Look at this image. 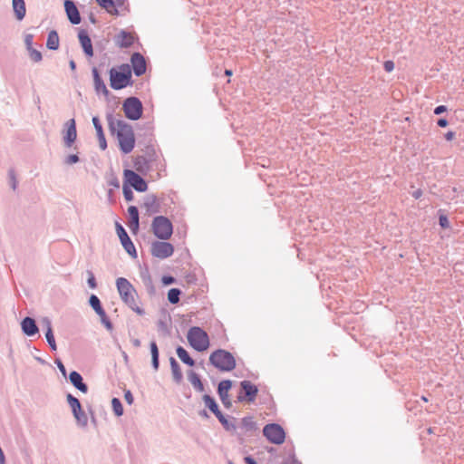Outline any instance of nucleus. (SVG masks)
<instances>
[{
    "label": "nucleus",
    "mask_w": 464,
    "mask_h": 464,
    "mask_svg": "<svg viewBox=\"0 0 464 464\" xmlns=\"http://www.w3.org/2000/svg\"><path fill=\"white\" fill-rule=\"evenodd\" d=\"M114 2L117 6L121 7L123 6L125 0H114Z\"/></svg>",
    "instance_id": "obj_64"
},
{
    "label": "nucleus",
    "mask_w": 464,
    "mask_h": 464,
    "mask_svg": "<svg viewBox=\"0 0 464 464\" xmlns=\"http://www.w3.org/2000/svg\"><path fill=\"white\" fill-rule=\"evenodd\" d=\"M108 126L112 134L116 133L121 150L128 154L135 146V136L132 127L121 119H115L112 114L107 115Z\"/></svg>",
    "instance_id": "obj_1"
},
{
    "label": "nucleus",
    "mask_w": 464,
    "mask_h": 464,
    "mask_svg": "<svg viewBox=\"0 0 464 464\" xmlns=\"http://www.w3.org/2000/svg\"><path fill=\"white\" fill-rule=\"evenodd\" d=\"M173 253V245L169 242H166L165 240L153 241L150 245L151 256L159 259H166L171 256Z\"/></svg>",
    "instance_id": "obj_9"
},
{
    "label": "nucleus",
    "mask_w": 464,
    "mask_h": 464,
    "mask_svg": "<svg viewBox=\"0 0 464 464\" xmlns=\"http://www.w3.org/2000/svg\"><path fill=\"white\" fill-rule=\"evenodd\" d=\"M96 3L102 8H104L111 14L118 15L119 11L115 8L114 0H95Z\"/></svg>",
    "instance_id": "obj_34"
},
{
    "label": "nucleus",
    "mask_w": 464,
    "mask_h": 464,
    "mask_svg": "<svg viewBox=\"0 0 464 464\" xmlns=\"http://www.w3.org/2000/svg\"><path fill=\"white\" fill-rule=\"evenodd\" d=\"M69 66H70V68H71V70H72V71H75V69H76V63H75V62H74L73 60H71V61L69 62Z\"/></svg>",
    "instance_id": "obj_63"
},
{
    "label": "nucleus",
    "mask_w": 464,
    "mask_h": 464,
    "mask_svg": "<svg viewBox=\"0 0 464 464\" xmlns=\"http://www.w3.org/2000/svg\"><path fill=\"white\" fill-rule=\"evenodd\" d=\"M111 406L116 416L120 417L123 414V407L118 398H113L111 400Z\"/></svg>",
    "instance_id": "obj_41"
},
{
    "label": "nucleus",
    "mask_w": 464,
    "mask_h": 464,
    "mask_svg": "<svg viewBox=\"0 0 464 464\" xmlns=\"http://www.w3.org/2000/svg\"><path fill=\"white\" fill-rule=\"evenodd\" d=\"M78 38L81 44V46L83 50V53L87 57H92L93 56V48L92 40L87 34V32L83 29L80 30L78 33Z\"/></svg>",
    "instance_id": "obj_18"
},
{
    "label": "nucleus",
    "mask_w": 464,
    "mask_h": 464,
    "mask_svg": "<svg viewBox=\"0 0 464 464\" xmlns=\"http://www.w3.org/2000/svg\"><path fill=\"white\" fill-rule=\"evenodd\" d=\"M64 10L72 24H79L82 21L80 12L72 0L64 1Z\"/></svg>",
    "instance_id": "obj_14"
},
{
    "label": "nucleus",
    "mask_w": 464,
    "mask_h": 464,
    "mask_svg": "<svg viewBox=\"0 0 464 464\" xmlns=\"http://www.w3.org/2000/svg\"><path fill=\"white\" fill-rule=\"evenodd\" d=\"M12 5L17 20H23L26 13L24 0H12Z\"/></svg>",
    "instance_id": "obj_27"
},
{
    "label": "nucleus",
    "mask_w": 464,
    "mask_h": 464,
    "mask_svg": "<svg viewBox=\"0 0 464 464\" xmlns=\"http://www.w3.org/2000/svg\"><path fill=\"white\" fill-rule=\"evenodd\" d=\"M125 116L130 121H137L142 116V103L137 97L127 98L122 104Z\"/></svg>",
    "instance_id": "obj_7"
},
{
    "label": "nucleus",
    "mask_w": 464,
    "mask_h": 464,
    "mask_svg": "<svg viewBox=\"0 0 464 464\" xmlns=\"http://www.w3.org/2000/svg\"><path fill=\"white\" fill-rule=\"evenodd\" d=\"M176 353L178 357L185 364L188 366H193L195 364V361L189 356L188 353L182 346H178L176 349Z\"/></svg>",
    "instance_id": "obj_33"
},
{
    "label": "nucleus",
    "mask_w": 464,
    "mask_h": 464,
    "mask_svg": "<svg viewBox=\"0 0 464 464\" xmlns=\"http://www.w3.org/2000/svg\"><path fill=\"white\" fill-rule=\"evenodd\" d=\"M131 343H132L133 346H135L137 348L140 346V341L137 338L132 339Z\"/></svg>",
    "instance_id": "obj_62"
},
{
    "label": "nucleus",
    "mask_w": 464,
    "mask_h": 464,
    "mask_svg": "<svg viewBox=\"0 0 464 464\" xmlns=\"http://www.w3.org/2000/svg\"><path fill=\"white\" fill-rule=\"evenodd\" d=\"M241 428L245 432H252L256 430V423L252 417H244L241 420Z\"/></svg>",
    "instance_id": "obj_36"
},
{
    "label": "nucleus",
    "mask_w": 464,
    "mask_h": 464,
    "mask_svg": "<svg viewBox=\"0 0 464 464\" xmlns=\"http://www.w3.org/2000/svg\"><path fill=\"white\" fill-rule=\"evenodd\" d=\"M181 291L179 288H171L168 292V300L170 304H176L179 302Z\"/></svg>",
    "instance_id": "obj_38"
},
{
    "label": "nucleus",
    "mask_w": 464,
    "mask_h": 464,
    "mask_svg": "<svg viewBox=\"0 0 464 464\" xmlns=\"http://www.w3.org/2000/svg\"><path fill=\"white\" fill-rule=\"evenodd\" d=\"M209 362L220 372H231L237 365L233 354L224 349H218L211 353Z\"/></svg>",
    "instance_id": "obj_3"
},
{
    "label": "nucleus",
    "mask_w": 464,
    "mask_h": 464,
    "mask_svg": "<svg viewBox=\"0 0 464 464\" xmlns=\"http://www.w3.org/2000/svg\"><path fill=\"white\" fill-rule=\"evenodd\" d=\"M124 177L126 179V182L129 183L136 191L144 192L147 190L148 185L146 181L135 171L125 169Z\"/></svg>",
    "instance_id": "obj_11"
},
{
    "label": "nucleus",
    "mask_w": 464,
    "mask_h": 464,
    "mask_svg": "<svg viewBox=\"0 0 464 464\" xmlns=\"http://www.w3.org/2000/svg\"><path fill=\"white\" fill-rule=\"evenodd\" d=\"M45 338H46V341H47L51 350L56 351L57 345H56V342H55V338H54L53 330H49V331L45 332Z\"/></svg>",
    "instance_id": "obj_42"
},
{
    "label": "nucleus",
    "mask_w": 464,
    "mask_h": 464,
    "mask_svg": "<svg viewBox=\"0 0 464 464\" xmlns=\"http://www.w3.org/2000/svg\"><path fill=\"white\" fill-rule=\"evenodd\" d=\"M440 226L443 228H448L450 227V221L445 215H440L439 218Z\"/></svg>",
    "instance_id": "obj_50"
},
{
    "label": "nucleus",
    "mask_w": 464,
    "mask_h": 464,
    "mask_svg": "<svg viewBox=\"0 0 464 464\" xmlns=\"http://www.w3.org/2000/svg\"><path fill=\"white\" fill-rule=\"evenodd\" d=\"M116 285L121 300L139 315L145 314V311L138 305L137 292L132 285L126 278L119 277Z\"/></svg>",
    "instance_id": "obj_2"
},
{
    "label": "nucleus",
    "mask_w": 464,
    "mask_h": 464,
    "mask_svg": "<svg viewBox=\"0 0 464 464\" xmlns=\"http://www.w3.org/2000/svg\"><path fill=\"white\" fill-rule=\"evenodd\" d=\"M55 363L57 364V367H58L59 371L61 372V373L63 374V376L66 377L67 372H66V369H65L63 363L62 362V361L59 359H56Z\"/></svg>",
    "instance_id": "obj_53"
},
{
    "label": "nucleus",
    "mask_w": 464,
    "mask_h": 464,
    "mask_svg": "<svg viewBox=\"0 0 464 464\" xmlns=\"http://www.w3.org/2000/svg\"><path fill=\"white\" fill-rule=\"evenodd\" d=\"M63 142L66 148H71L77 138L76 122L74 119L67 121L64 124Z\"/></svg>",
    "instance_id": "obj_12"
},
{
    "label": "nucleus",
    "mask_w": 464,
    "mask_h": 464,
    "mask_svg": "<svg viewBox=\"0 0 464 464\" xmlns=\"http://www.w3.org/2000/svg\"><path fill=\"white\" fill-rule=\"evenodd\" d=\"M422 196V191L421 189H417L415 191L412 192V197L416 199L420 198V197Z\"/></svg>",
    "instance_id": "obj_58"
},
{
    "label": "nucleus",
    "mask_w": 464,
    "mask_h": 464,
    "mask_svg": "<svg viewBox=\"0 0 464 464\" xmlns=\"http://www.w3.org/2000/svg\"><path fill=\"white\" fill-rule=\"evenodd\" d=\"M124 399L129 405H131L133 403L134 398L130 390L124 392Z\"/></svg>",
    "instance_id": "obj_52"
},
{
    "label": "nucleus",
    "mask_w": 464,
    "mask_h": 464,
    "mask_svg": "<svg viewBox=\"0 0 464 464\" xmlns=\"http://www.w3.org/2000/svg\"><path fill=\"white\" fill-rule=\"evenodd\" d=\"M33 40H34L33 34H28L24 36V44H25L27 51L34 48L33 47Z\"/></svg>",
    "instance_id": "obj_49"
},
{
    "label": "nucleus",
    "mask_w": 464,
    "mask_h": 464,
    "mask_svg": "<svg viewBox=\"0 0 464 464\" xmlns=\"http://www.w3.org/2000/svg\"><path fill=\"white\" fill-rule=\"evenodd\" d=\"M187 339L190 346L198 352H204L209 346L208 334L198 326H193L188 330Z\"/></svg>",
    "instance_id": "obj_5"
},
{
    "label": "nucleus",
    "mask_w": 464,
    "mask_h": 464,
    "mask_svg": "<svg viewBox=\"0 0 464 464\" xmlns=\"http://www.w3.org/2000/svg\"><path fill=\"white\" fill-rule=\"evenodd\" d=\"M246 464H257V462L250 456L245 457Z\"/></svg>",
    "instance_id": "obj_57"
},
{
    "label": "nucleus",
    "mask_w": 464,
    "mask_h": 464,
    "mask_svg": "<svg viewBox=\"0 0 464 464\" xmlns=\"http://www.w3.org/2000/svg\"><path fill=\"white\" fill-rule=\"evenodd\" d=\"M150 353H151V365L155 371L159 370L160 367V360H159V348L155 341L150 342Z\"/></svg>",
    "instance_id": "obj_31"
},
{
    "label": "nucleus",
    "mask_w": 464,
    "mask_h": 464,
    "mask_svg": "<svg viewBox=\"0 0 464 464\" xmlns=\"http://www.w3.org/2000/svg\"><path fill=\"white\" fill-rule=\"evenodd\" d=\"M21 329L23 334L28 337L34 336L39 333L35 320L30 316H26L21 321Z\"/></svg>",
    "instance_id": "obj_17"
},
{
    "label": "nucleus",
    "mask_w": 464,
    "mask_h": 464,
    "mask_svg": "<svg viewBox=\"0 0 464 464\" xmlns=\"http://www.w3.org/2000/svg\"><path fill=\"white\" fill-rule=\"evenodd\" d=\"M80 161V158L77 154H70L64 158L63 162L66 165H72Z\"/></svg>",
    "instance_id": "obj_46"
},
{
    "label": "nucleus",
    "mask_w": 464,
    "mask_h": 464,
    "mask_svg": "<svg viewBox=\"0 0 464 464\" xmlns=\"http://www.w3.org/2000/svg\"><path fill=\"white\" fill-rule=\"evenodd\" d=\"M169 364H170L173 380L176 383L179 384L183 380V374H182L180 366H179V362L176 361V359L173 357L169 358Z\"/></svg>",
    "instance_id": "obj_26"
},
{
    "label": "nucleus",
    "mask_w": 464,
    "mask_h": 464,
    "mask_svg": "<svg viewBox=\"0 0 464 464\" xmlns=\"http://www.w3.org/2000/svg\"><path fill=\"white\" fill-rule=\"evenodd\" d=\"M131 69L127 63L121 64L119 71L115 68L110 70L111 87L114 90H121L130 84Z\"/></svg>",
    "instance_id": "obj_4"
},
{
    "label": "nucleus",
    "mask_w": 464,
    "mask_h": 464,
    "mask_svg": "<svg viewBox=\"0 0 464 464\" xmlns=\"http://www.w3.org/2000/svg\"><path fill=\"white\" fill-rule=\"evenodd\" d=\"M232 382L230 380H223L218 383V394L220 398V401L227 409H229L232 405L228 395V391L230 390Z\"/></svg>",
    "instance_id": "obj_15"
},
{
    "label": "nucleus",
    "mask_w": 464,
    "mask_h": 464,
    "mask_svg": "<svg viewBox=\"0 0 464 464\" xmlns=\"http://www.w3.org/2000/svg\"><path fill=\"white\" fill-rule=\"evenodd\" d=\"M176 279L171 276H163L161 282L164 285H169L175 283Z\"/></svg>",
    "instance_id": "obj_51"
},
{
    "label": "nucleus",
    "mask_w": 464,
    "mask_h": 464,
    "mask_svg": "<svg viewBox=\"0 0 464 464\" xmlns=\"http://www.w3.org/2000/svg\"><path fill=\"white\" fill-rule=\"evenodd\" d=\"M437 124L441 128H445L448 126L449 122L445 118H440L438 120Z\"/></svg>",
    "instance_id": "obj_56"
},
{
    "label": "nucleus",
    "mask_w": 464,
    "mask_h": 464,
    "mask_svg": "<svg viewBox=\"0 0 464 464\" xmlns=\"http://www.w3.org/2000/svg\"><path fill=\"white\" fill-rule=\"evenodd\" d=\"M10 175H11V179H12V188L15 189L16 188V180H15L14 175V172L11 171Z\"/></svg>",
    "instance_id": "obj_61"
},
{
    "label": "nucleus",
    "mask_w": 464,
    "mask_h": 464,
    "mask_svg": "<svg viewBox=\"0 0 464 464\" xmlns=\"http://www.w3.org/2000/svg\"><path fill=\"white\" fill-rule=\"evenodd\" d=\"M89 304L92 306V308L95 311L97 314H101V313L103 314L104 309L102 308L101 301L97 295H92L90 296Z\"/></svg>",
    "instance_id": "obj_37"
},
{
    "label": "nucleus",
    "mask_w": 464,
    "mask_h": 464,
    "mask_svg": "<svg viewBox=\"0 0 464 464\" xmlns=\"http://www.w3.org/2000/svg\"><path fill=\"white\" fill-rule=\"evenodd\" d=\"M447 111V107L445 105H439L435 108L434 113L436 115H440Z\"/></svg>",
    "instance_id": "obj_55"
},
{
    "label": "nucleus",
    "mask_w": 464,
    "mask_h": 464,
    "mask_svg": "<svg viewBox=\"0 0 464 464\" xmlns=\"http://www.w3.org/2000/svg\"><path fill=\"white\" fill-rule=\"evenodd\" d=\"M202 400L205 403V406L218 418L220 414H222V412L220 411L219 410V407L217 403V401H215V399L208 395V394H204L203 397H202Z\"/></svg>",
    "instance_id": "obj_24"
},
{
    "label": "nucleus",
    "mask_w": 464,
    "mask_h": 464,
    "mask_svg": "<svg viewBox=\"0 0 464 464\" xmlns=\"http://www.w3.org/2000/svg\"><path fill=\"white\" fill-rule=\"evenodd\" d=\"M66 401L72 410V412L74 411H80V408H82L80 401L71 393L67 394Z\"/></svg>",
    "instance_id": "obj_39"
},
{
    "label": "nucleus",
    "mask_w": 464,
    "mask_h": 464,
    "mask_svg": "<svg viewBox=\"0 0 464 464\" xmlns=\"http://www.w3.org/2000/svg\"><path fill=\"white\" fill-rule=\"evenodd\" d=\"M72 415L75 418L78 426L82 428L87 427L88 417L82 408H80V411H72Z\"/></svg>",
    "instance_id": "obj_35"
},
{
    "label": "nucleus",
    "mask_w": 464,
    "mask_h": 464,
    "mask_svg": "<svg viewBox=\"0 0 464 464\" xmlns=\"http://www.w3.org/2000/svg\"><path fill=\"white\" fill-rule=\"evenodd\" d=\"M188 379L191 385L193 386L194 390L202 392L204 391V385L198 376V373H196L194 371H189L188 372Z\"/></svg>",
    "instance_id": "obj_28"
},
{
    "label": "nucleus",
    "mask_w": 464,
    "mask_h": 464,
    "mask_svg": "<svg viewBox=\"0 0 464 464\" xmlns=\"http://www.w3.org/2000/svg\"><path fill=\"white\" fill-rule=\"evenodd\" d=\"M46 47L53 51H55L59 48V35L55 30L49 32L46 41Z\"/></svg>",
    "instance_id": "obj_29"
},
{
    "label": "nucleus",
    "mask_w": 464,
    "mask_h": 464,
    "mask_svg": "<svg viewBox=\"0 0 464 464\" xmlns=\"http://www.w3.org/2000/svg\"><path fill=\"white\" fill-rule=\"evenodd\" d=\"M115 42L121 48H128L133 44L134 39L130 33L121 30L115 37Z\"/></svg>",
    "instance_id": "obj_22"
},
{
    "label": "nucleus",
    "mask_w": 464,
    "mask_h": 464,
    "mask_svg": "<svg viewBox=\"0 0 464 464\" xmlns=\"http://www.w3.org/2000/svg\"><path fill=\"white\" fill-rule=\"evenodd\" d=\"M383 68L386 72H390L394 69V63L392 61H386L383 63Z\"/></svg>",
    "instance_id": "obj_54"
},
{
    "label": "nucleus",
    "mask_w": 464,
    "mask_h": 464,
    "mask_svg": "<svg viewBox=\"0 0 464 464\" xmlns=\"http://www.w3.org/2000/svg\"><path fill=\"white\" fill-rule=\"evenodd\" d=\"M455 137V133L453 131H448L446 134H445V139L447 140H452Z\"/></svg>",
    "instance_id": "obj_59"
},
{
    "label": "nucleus",
    "mask_w": 464,
    "mask_h": 464,
    "mask_svg": "<svg viewBox=\"0 0 464 464\" xmlns=\"http://www.w3.org/2000/svg\"><path fill=\"white\" fill-rule=\"evenodd\" d=\"M41 325L44 329H45V332L46 331H49V330H53V327H52V321L50 318L48 317H44L42 320H41Z\"/></svg>",
    "instance_id": "obj_48"
},
{
    "label": "nucleus",
    "mask_w": 464,
    "mask_h": 464,
    "mask_svg": "<svg viewBox=\"0 0 464 464\" xmlns=\"http://www.w3.org/2000/svg\"><path fill=\"white\" fill-rule=\"evenodd\" d=\"M116 232L121 240V243L124 248V250L132 257L137 256L136 248L131 239L130 238L128 233L124 229V227L119 223L116 222Z\"/></svg>",
    "instance_id": "obj_10"
},
{
    "label": "nucleus",
    "mask_w": 464,
    "mask_h": 464,
    "mask_svg": "<svg viewBox=\"0 0 464 464\" xmlns=\"http://www.w3.org/2000/svg\"><path fill=\"white\" fill-rule=\"evenodd\" d=\"M92 76H93V82H94V89L97 93H102L105 96L109 95V91L103 82V80L101 78L100 73L96 67H93L92 70Z\"/></svg>",
    "instance_id": "obj_20"
},
{
    "label": "nucleus",
    "mask_w": 464,
    "mask_h": 464,
    "mask_svg": "<svg viewBox=\"0 0 464 464\" xmlns=\"http://www.w3.org/2000/svg\"><path fill=\"white\" fill-rule=\"evenodd\" d=\"M128 213L130 218V227L132 230H137L139 228V209L136 206H130L128 208Z\"/></svg>",
    "instance_id": "obj_32"
},
{
    "label": "nucleus",
    "mask_w": 464,
    "mask_h": 464,
    "mask_svg": "<svg viewBox=\"0 0 464 464\" xmlns=\"http://www.w3.org/2000/svg\"><path fill=\"white\" fill-rule=\"evenodd\" d=\"M122 191H123L124 198L127 201H131L133 199V192H132L131 188H130V186H128L126 183L123 185Z\"/></svg>",
    "instance_id": "obj_45"
},
{
    "label": "nucleus",
    "mask_w": 464,
    "mask_h": 464,
    "mask_svg": "<svg viewBox=\"0 0 464 464\" xmlns=\"http://www.w3.org/2000/svg\"><path fill=\"white\" fill-rule=\"evenodd\" d=\"M151 229L155 237L160 240H168L173 233L171 221L164 216H157L153 218Z\"/></svg>",
    "instance_id": "obj_6"
},
{
    "label": "nucleus",
    "mask_w": 464,
    "mask_h": 464,
    "mask_svg": "<svg viewBox=\"0 0 464 464\" xmlns=\"http://www.w3.org/2000/svg\"><path fill=\"white\" fill-rule=\"evenodd\" d=\"M142 283L147 290V293L150 296H154L156 295V287L153 284L152 278L150 274L147 272L145 274H141Z\"/></svg>",
    "instance_id": "obj_30"
},
{
    "label": "nucleus",
    "mask_w": 464,
    "mask_h": 464,
    "mask_svg": "<svg viewBox=\"0 0 464 464\" xmlns=\"http://www.w3.org/2000/svg\"><path fill=\"white\" fill-rule=\"evenodd\" d=\"M217 419L220 421L226 430L232 431L237 429L236 424L233 421H229L223 413L220 414Z\"/></svg>",
    "instance_id": "obj_40"
},
{
    "label": "nucleus",
    "mask_w": 464,
    "mask_h": 464,
    "mask_svg": "<svg viewBox=\"0 0 464 464\" xmlns=\"http://www.w3.org/2000/svg\"><path fill=\"white\" fill-rule=\"evenodd\" d=\"M70 382L82 393L88 392V386L83 382L82 376L76 371H72L69 374Z\"/></svg>",
    "instance_id": "obj_19"
},
{
    "label": "nucleus",
    "mask_w": 464,
    "mask_h": 464,
    "mask_svg": "<svg viewBox=\"0 0 464 464\" xmlns=\"http://www.w3.org/2000/svg\"><path fill=\"white\" fill-rule=\"evenodd\" d=\"M28 53H29V56L31 58V60L34 61V63H39L42 61L43 56H42V53L40 51H38L34 48H32L31 50H28Z\"/></svg>",
    "instance_id": "obj_43"
},
{
    "label": "nucleus",
    "mask_w": 464,
    "mask_h": 464,
    "mask_svg": "<svg viewBox=\"0 0 464 464\" xmlns=\"http://www.w3.org/2000/svg\"><path fill=\"white\" fill-rule=\"evenodd\" d=\"M144 208L151 214L160 212V204L154 195H149L145 198Z\"/></svg>",
    "instance_id": "obj_25"
},
{
    "label": "nucleus",
    "mask_w": 464,
    "mask_h": 464,
    "mask_svg": "<svg viewBox=\"0 0 464 464\" xmlns=\"http://www.w3.org/2000/svg\"><path fill=\"white\" fill-rule=\"evenodd\" d=\"M87 274H88L87 284H88L89 287L92 289L96 288L97 284H96V280H95L93 273L92 271H87Z\"/></svg>",
    "instance_id": "obj_47"
},
{
    "label": "nucleus",
    "mask_w": 464,
    "mask_h": 464,
    "mask_svg": "<svg viewBox=\"0 0 464 464\" xmlns=\"http://www.w3.org/2000/svg\"><path fill=\"white\" fill-rule=\"evenodd\" d=\"M152 160L151 157L149 159L146 156H137L134 160V167L137 171L144 172L150 169V163Z\"/></svg>",
    "instance_id": "obj_23"
},
{
    "label": "nucleus",
    "mask_w": 464,
    "mask_h": 464,
    "mask_svg": "<svg viewBox=\"0 0 464 464\" xmlns=\"http://www.w3.org/2000/svg\"><path fill=\"white\" fill-rule=\"evenodd\" d=\"M263 434L268 441L274 444H282L285 439L284 429L277 423L266 424L263 429Z\"/></svg>",
    "instance_id": "obj_8"
},
{
    "label": "nucleus",
    "mask_w": 464,
    "mask_h": 464,
    "mask_svg": "<svg viewBox=\"0 0 464 464\" xmlns=\"http://www.w3.org/2000/svg\"><path fill=\"white\" fill-rule=\"evenodd\" d=\"M109 184L114 188H119L120 186L119 180L116 178L110 180Z\"/></svg>",
    "instance_id": "obj_60"
},
{
    "label": "nucleus",
    "mask_w": 464,
    "mask_h": 464,
    "mask_svg": "<svg viewBox=\"0 0 464 464\" xmlns=\"http://www.w3.org/2000/svg\"><path fill=\"white\" fill-rule=\"evenodd\" d=\"M101 318V323L106 327V329L108 330H112V324L111 322L110 321V319L108 318L105 311L103 310V314H98Z\"/></svg>",
    "instance_id": "obj_44"
},
{
    "label": "nucleus",
    "mask_w": 464,
    "mask_h": 464,
    "mask_svg": "<svg viewBox=\"0 0 464 464\" xmlns=\"http://www.w3.org/2000/svg\"><path fill=\"white\" fill-rule=\"evenodd\" d=\"M241 389L245 392V395L239 394L237 399L239 401L246 400L248 402H253L258 392L257 387L249 381H242L240 382Z\"/></svg>",
    "instance_id": "obj_13"
},
{
    "label": "nucleus",
    "mask_w": 464,
    "mask_h": 464,
    "mask_svg": "<svg viewBox=\"0 0 464 464\" xmlns=\"http://www.w3.org/2000/svg\"><path fill=\"white\" fill-rule=\"evenodd\" d=\"M92 121L97 133L100 148L104 150L107 148V142L100 119L94 116Z\"/></svg>",
    "instance_id": "obj_21"
},
{
    "label": "nucleus",
    "mask_w": 464,
    "mask_h": 464,
    "mask_svg": "<svg viewBox=\"0 0 464 464\" xmlns=\"http://www.w3.org/2000/svg\"><path fill=\"white\" fill-rule=\"evenodd\" d=\"M131 67L136 76H141L146 72L147 64L144 56L140 53H134L130 58Z\"/></svg>",
    "instance_id": "obj_16"
}]
</instances>
